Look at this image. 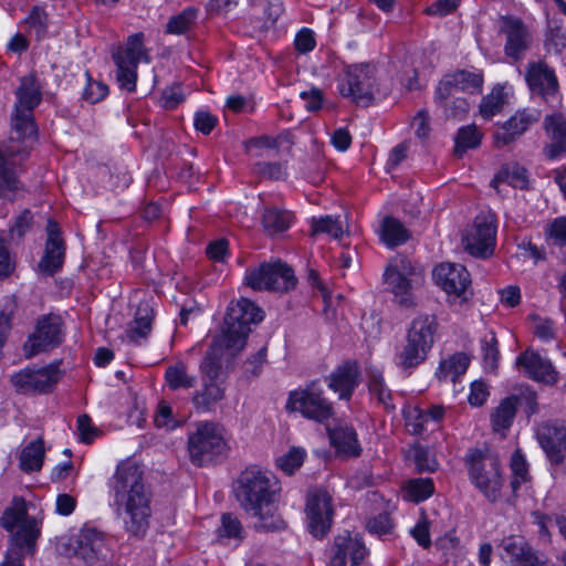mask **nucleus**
<instances>
[{
    "label": "nucleus",
    "mask_w": 566,
    "mask_h": 566,
    "mask_svg": "<svg viewBox=\"0 0 566 566\" xmlns=\"http://www.w3.org/2000/svg\"><path fill=\"white\" fill-rule=\"evenodd\" d=\"M262 319L261 308L250 300L242 297L232 302L227 310L222 333L213 338L210 349L233 358L244 348L251 324Z\"/></svg>",
    "instance_id": "nucleus-4"
},
{
    "label": "nucleus",
    "mask_w": 566,
    "mask_h": 566,
    "mask_svg": "<svg viewBox=\"0 0 566 566\" xmlns=\"http://www.w3.org/2000/svg\"><path fill=\"white\" fill-rule=\"evenodd\" d=\"M359 384V370L355 361H345L328 376V387L339 399H349Z\"/></svg>",
    "instance_id": "nucleus-26"
},
{
    "label": "nucleus",
    "mask_w": 566,
    "mask_h": 566,
    "mask_svg": "<svg viewBox=\"0 0 566 566\" xmlns=\"http://www.w3.org/2000/svg\"><path fill=\"white\" fill-rule=\"evenodd\" d=\"M368 378L369 391L377 397L379 402L386 407H392L390 405L391 391L386 386L382 375L378 370H370Z\"/></svg>",
    "instance_id": "nucleus-49"
},
{
    "label": "nucleus",
    "mask_w": 566,
    "mask_h": 566,
    "mask_svg": "<svg viewBox=\"0 0 566 566\" xmlns=\"http://www.w3.org/2000/svg\"><path fill=\"white\" fill-rule=\"evenodd\" d=\"M516 399V409L520 407L527 417L538 411L537 398L534 391L530 389L522 390L520 395H514Z\"/></svg>",
    "instance_id": "nucleus-60"
},
{
    "label": "nucleus",
    "mask_w": 566,
    "mask_h": 566,
    "mask_svg": "<svg viewBox=\"0 0 566 566\" xmlns=\"http://www.w3.org/2000/svg\"><path fill=\"white\" fill-rule=\"evenodd\" d=\"M544 126L549 144L544 148L547 158L554 159L566 153V119L562 114L547 115Z\"/></svg>",
    "instance_id": "nucleus-27"
},
{
    "label": "nucleus",
    "mask_w": 566,
    "mask_h": 566,
    "mask_svg": "<svg viewBox=\"0 0 566 566\" xmlns=\"http://www.w3.org/2000/svg\"><path fill=\"white\" fill-rule=\"evenodd\" d=\"M286 409L317 422H324L333 416V405L323 397L318 381H312L304 389L290 392Z\"/></svg>",
    "instance_id": "nucleus-12"
},
{
    "label": "nucleus",
    "mask_w": 566,
    "mask_h": 566,
    "mask_svg": "<svg viewBox=\"0 0 566 566\" xmlns=\"http://www.w3.org/2000/svg\"><path fill=\"white\" fill-rule=\"evenodd\" d=\"M109 505L127 533L136 537L146 534L151 515V491L146 485L139 465L126 460L117 464L108 480Z\"/></svg>",
    "instance_id": "nucleus-1"
},
{
    "label": "nucleus",
    "mask_w": 566,
    "mask_h": 566,
    "mask_svg": "<svg viewBox=\"0 0 566 566\" xmlns=\"http://www.w3.org/2000/svg\"><path fill=\"white\" fill-rule=\"evenodd\" d=\"M144 40V33L137 32L129 35L124 44L114 45L111 50L112 59L116 66V83L120 90L129 93L136 90L138 64L142 61L150 62Z\"/></svg>",
    "instance_id": "nucleus-6"
},
{
    "label": "nucleus",
    "mask_w": 566,
    "mask_h": 566,
    "mask_svg": "<svg viewBox=\"0 0 566 566\" xmlns=\"http://www.w3.org/2000/svg\"><path fill=\"white\" fill-rule=\"evenodd\" d=\"M504 93L502 88H494L489 95L483 97L480 104V114L485 119H491L501 112L504 105Z\"/></svg>",
    "instance_id": "nucleus-48"
},
{
    "label": "nucleus",
    "mask_w": 566,
    "mask_h": 566,
    "mask_svg": "<svg viewBox=\"0 0 566 566\" xmlns=\"http://www.w3.org/2000/svg\"><path fill=\"white\" fill-rule=\"evenodd\" d=\"M532 321L534 322V334L541 338L542 340H551L554 338L555 333L553 328V322L547 318H541L536 315L531 316Z\"/></svg>",
    "instance_id": "nucleus-63"
},
{
    "label": "nucleus",
    "mask_w": 566,
    "mask_h": 566,
    "mask_svg": "<svg viewBox=\"0 0 566 566\" xmlns=\"http://www.w3.org/2000/svg\"><path fill=\"white\" fill-rule=\"evenodd\" d=\"M437 319L433 315H419L408 329L406 345L397 355V365L402 369L419 366L427 359L428 353L434 342Z\"/></svg>",
    "instance_id": "nucleus-7"
},
{
    "label": "nucleus",
    "mask_w": 566,
    "mask_h": 566,
    "mask_svg": "<svg viewBox=\"0 0 566 566\" xmlns=\"http://www.w3.org/2000/svg\"><path fill=\"white\" fill-rule=\"evenodd\" d=\"M515 396L503 399L491 415L494 431L506 430L513 422L516 413Z\"/></svg>",
    "instance_id": "nucleus-39"
},
{
    "label": "nucleus",
    "mask_w": 566,
    "mask_h": 566,
    "mask_svg": "<svg viewBox=\"0 0 566 566\" xmlns=\"http://www.w3.org/2000/svg\"><path fill=\"white\" fill-rule=\"evenodd\" d=\"M464 250L475 258H490L496 245V219L491 212H481L462 237Z\"/></svg>",
    "instance_id": "nucleus-14"
},
{
    "label": "nucleus",
    "mask_w": 566,
    "mask_h": 566,
    "mask_svg": "<svg viewBox=\"0 0 566 566\" xmlns=\"http://www.w3.org/2000/svg\"><path fill=\"white\" fill-rule=\"evenodd\" d=\"M46 232L48 239L45 243V251L39 263V268L43 273L53 275L60 271L63 265L65 245L60 237L59 224L55 221H48Z\"/></svg>",
    "instance_id": "nucleus-23"
},
{
    "label": "nucleus",
    "mask_w": 566,
    "mask_h": 566,
    "mask_svg": "<svg viewBox=\"0 0 566 566\" xmlns=\"http://www.w3.org/2000/svg\"><path fill=\"white\" fill-rule=\"evenodd\" d=\"M11 127L15 139L34 137L36 135V126L33 112L14 107L11 116Z\"/></svg>",
    "instance_id": "nucleus-38"
},
{
    "label": "nucleus",
    "mask_w": 566,
    "mask_h": 566,
    "mask_svg": "<svg viewBox=\"0 0 566 566\" xmlns=\"http://www.w3.org/2000/svg\"><path fill=\"white\" fill-rule=\"evenodd\" d=\"M536 438L549 463L566 474V424L558 420L542 422Z\"/></svg>",
    "instance_id": "nucleus-15"
},
{
    "label": "nucleus",
    "mask_w": 566,
    "mask_h": 566,
    "mask_svg": "<svg viewBox=\"0 0 566 566\" xmlns=\"http://www.w3.org/2000/svg\"><path fill=\"white\" fill-rule=\"evenodd\" d=\"M317 233H326L331 235L333 239H339L344 233V229L339 218L333 216L313 218L312 235H315Z\"/></svg>",
    "instance_id": "nucleus-47"
},
{
    "label": "nucleus",
    "mask_w": 566,
    "mask_h": 566,
    "mask_svg": "<svg viewBox=\"0 0 566 566\" xmlns=\"http://www.w3.org/2000/svg\"><path fill=\"white\" fill-rule=\"evenodd\" d=\"M468 463L473 484L490 502L497 501L503 485L497 457L474 450L468 457Z\"/></svg>",
    "instance_id": "nucleus-8"
},
{
    "label": "nucleus",
    "mask_w": 566,
    "mask_h": 566,
    "mask_svg": "<svg viewBox=\"0 0 566 566\" xmlns=\"http://www.w3.org/2000/svg\"><path fill=\"white\" fill-rule=\"evenodd\" d=\"M481 349L484 369L494 373L499 366L500 353L497 348V339L493 332L488 333L481 339Z\"/></svg>",
    "instance_id": "nucleus-46"
},
{
    "label": "nucleus",
    "mask_w": 566,
    "mask_h": 566,
    "mask_svg": "<svg viewBox=\"0 0 566 566\" xmlns=\"http://www.w3.org/2000/svg\"><path fill=\"white\" fill-rule=\"evenodd\" d=\"M481 139L482 134L475 125L461 127L455 137L454 154L462 157L468 149L476 148Z\"/></svg>",
    "instance_id": "nucleus-44"
},
{
    "label": "nucleus",
    "mask_w": 566,
    "mask_h": 566,
    "mask_svg": "<svg viewBox=\"0 0 566 566\" xmlns=\"http://www.w3.org/2000/svg\"><path fill=\"white\" fill-rule=\"evenodd\" d=\"M500 30L505 35V55L514 61L521 60L533 41L528 28L521 19L505 17L502 19Z\"/></svg>",
    "instance_id": "nucleus-19"
},
{
    "label": "nucleus",
    "mask_w": 566,
    "mask_h": 566,
    "mask_svg": "<svg viewBox=\"0 0 566 566\" xmlns=\"http://www.w3.org/2000/svg\"><path fill=\"white\" fill-rule=\"evenodd\" d=\"M418 412L417 421L413 423H408V426L412 427V433H420L424 429V423L428 419H432L434 421L440 420L443 417L444 410L442 407L434 406L427 411L416 410Z\"/></svg>",
    "instance_id": "nucleus-57"
},
{
    "label": "nucleus",
    "mask_w": 566,
    "mask_h": 566,
    "mask_svg": "<svg viewBox=\"0 0 566 566\" xmlns=\"http://www.w3.org/2000/svg\"><path fill=\"white\" fill-rule=\"evenodd\" d=\"M546 235L553 244L566 247V217L554 219L546 229Z\"/></svg>",
    "instance_id": "nucleus-54"
},
{
    "label": "nucleus",
    "mask_w": 566,
    "mask_h": 566,
    "mask_svg": "<svg viewBox=\"0 0 566 566\" xmlns=\"http://www.w3.org/2000/svg\"><path fill=\"white\" fill-rule=\"evenodd\" d=\"M243 527L241 522L231 513H224L221 516V525L218 528L220 538L238 539L243 538Z\"/></svg>",
    "instance_id": "nucleus-50"
},
{
    "label": "nucleus",
    "mask_w": 566,
    "mask_h": 566,
    "mask_svg": "<svg viewBox=\"0 0 566 566\" xmlns=\"http://www.w3.org/2000/svg\"><path fill=\"white\" fill-rule=\"evenodd\" d=\"M18 180L14 170L9 167L4 155L0 151V193L17 189Z\"/></svg>",
    "instance_id": "nucleus-53"
},
{
    "label": "nucleus",
    "mask_w": 566,
    "mask_h": 566,
    "mask_svg": "<svg viewBox=\"0 0 566 566\" xmlns=\"http://www.w3.org/2000/svg\"><path fill=\"white\" fill-rule=\"evenodd\" d=\"M44 441L38 438L22 448L19 455V467L25 473L40 471L44 461Z\"/></svg>",
    "instance_id": "nucleus-32"
},
{
    "label": "nucleus",
    "mask_w": 566,
    "mask_h": 566,
    "mask_svg": "<svg viewBox=\"0 0 566 566\" xmlns=\"http://www.w3.org/2000/svg\"><path fill=\"white\" fill-rule=\"evenodd\" d=\"M511 469L514 475L512 480L513 489H516L527 479V463L520 451H515L511 458Z\"/></svg>",
    "instance_id": "nucleus-55"
},
{
    "label": "nucleus",
    "mask_w": 566,
    "mask_h": 566,
    "mask_svg": "<svg viewBox=\"0 0 566 566\" xmlns=\"http://www.w3.org/2000/svg\"><path fill=\"white\" fill-rule=\"evenodd\" d=\"M199 10L188 7L180 13L171 17L166 24V33L181 35L187 33L195 24Z\"/></svg>",
    "instance_id": "nucleus-41"
},
{
    "label": "nucleus",
    "mask_w": 566,
    "mask_h": 566,
    "mask_svg": "<svg viewBox=\"0 0 566 566\" xmlns=\"http://www.w3.org/2000/svg\"><path fill=\"white\" fill-rule=\"evenodd\" d=\"M539 113L536 111L516 112L509 120L500 126L494 133V140L497 147H504L520 138L528 127L536 123Z\"/></svg>",
    "instance_id": "nucleus-24"
},
{
    "label": "nucleus",
    "mask_w": 566,
    "mask_h": 566,
    "mask_svg": "<svg viewBox=\"0 0 566 566\" xmlns=\"http://www.w3.org/2000/svg\"><path fill=\"white\" fill-rule=\"evenodd\" d=\"M77 431L81 441L85 443H91L98 433L97 428L92 424L90 416L85 413L77 418Z\"/></svg>",
    "instance_id": "nucleus-62"
},
{
    "label": "nucleus",
    "mask_w": 566,
    "mask_h": 566,
    "mask_svg": "<svg viewBox=\"0 0 566 566\" xmlns=\"http://www.w3.org/2000/svg\"><path fill=\"white\" fill-rule=\"evenodd\" d=\"M516 365L522 366L526 375L536 381L548 385L557 381V371L551 360L534 350L526 349L522 353L516 358Z\"/></svg>",
    "instance_id": "nucleus-25"
},
{
    "label": "nucleus",
    "mask_w": 566,
    "mask_h": 566,
    "mask_svg": "<svg viewBox=\"0 0 566 566\" xmlns=\"http://www.w3.org/2000/svg\"><path fill=\"white\" fill-rule=\"evenodd\" d=\"M60 361L42 367H25L10 377V382L21 395L51 392L61 378Z\"/></svg>",
    "instance_id": "nucleus-13"
},
{
    "label": "nucleus",
    "mask_w": 566,
    "mask_h": 566,
    "mask_svg": "<svg viewBox=\"0 0 566 566\" xmlns=\"http://www.w3.org/2000/svg\"><path fill=\"white\" fill-rule=\"evenodd\" d=\"M385 281L401 305H409L411 302V279L397 271H385Z\"/></svg>",
    "instance_id": "nucleus-40"
},
{
    "label": "nucleus",
    "mask_w": 566,
    "mask_h": 566,
    "mask_svg": "<svg viewBox=\"0 0 566 566\" xmlns=\"http://www.w3.org/2000/svg\"><path fill=\"white\" fill-rule=\"evenodd\" d=\"M433 279L449 295L462 296L471 284L465 266L455 263H442L433 270Z\"/></svg>",
    "instance_id": "nucleus-20"
},
{
    "label": "nucleus",
    "mask_w": 566,
    "mask_h": 566,
    "mask_svg": "<svg viewBox=\"0 0 566 566\" xmlns=\"http://www.w3.org/2000/svg\"><path fill=\"white\" fill-rule=\"evenodd\" d=\"M328 434L332 444L339 453L348 457H358L361 452V447L357 440V433L352 426L337 424L333 429H328Z\"/></svg>",
    "instance_id": "nucleus-29"
},
{
    "label": "nucleus",
    "mask_w": 566,
    "mask_h": 566,
    "mask_svg": "<svg viewBox=\"0 0 566 566\" xmlns=\"http://www.w3.org/2000/svg\"><path fill=\"white\" fill-rule=\"evenodd\" d=\"M224 359L229 360L230 358L209 349L205 359L201 361L200 370L203 375L202 388L197 390L191 399L198 411L209 412L224 398V389L217 381Z\"/></svg>",
    "instance_id": "nucleus-10"
},
{
    "label": "nucleus",
    "mask_w": 566,
    "mask_h": 566,
    "mask_svg": "<svg viewBox=\"0 0 566 566\" xmlns=\"http://www.w3.org/2000/svg\"><path fill=\"white\" fill-rule=\"evenodd\" d=\"M226 449L221 428L209 421L196 423L195 431L188 437V451L191 462L198 467L205 465L213 457Z\"/></svg>",
    "instance_id": "nucleus-11"
},
{
    "label": "nucleus",
    "mask_w": 566,
    "mask_h": 566,
    "mask_svg": "<svg viewBox=\"0 0 566 566\" xmlns=\"http://www.w3.org/2000/svg\"><path fill=\"white\" fill-rule=\"evenodd\" d=\"M153 310L148 303H140L136 310L135 318L126 329L129 343L139 344L146 339L151 331Z\"/></svg>",
    "instance_id": "nucleus-31"
},
{
    "label": "nucleus",
    "mask_w": 566,
    "mask_h": 566,
    "mask_svg": "<svg viewBox=\"0 0 566 566\" xmlns=\"http://www.w3.org/2000/svg\"><path fill=\"white\" fill-rule=\"evenodd\" d=\"M412 457L416 463V468L420 472H433L438 468V462L431 454V452L421 446H417L412 450Z\"/></svg>",
    "instance_id": "nucleus-52"
},
{
    "label": "nucleus",
    "mask_w": 566,
    "mask_h": 566,
    "mask_svg": "<svg viewBox=\"0 0 566 566\" xmlns=\"http://www.w3.org/2000/svg\"><path fill=\"white\" fill-rule=\"evenodd\" d=\"M376 66L370 63L348 65L345 67L339 93L349 97L358 106H369L388 95V88L381 87L376 77Z\"/></svg>",
    "instance_id": "nucleus-5"
},
{
    "label": "nucleus",
    "mask_w": 566,
    "mask_h": 566,
    "mask_svg": "<svg viewBox=\"0 0 566 566\" xmlns=\"http://www.w3.org/2000/svg\"><path fill=\"white\" fill-rule=\"evenodd\" d=\"M525 81L531 92L544 99L554 96L558 90V81L554 70L543 61L528 62Z\"/></svg>",
    "instance_id": "nucleus-21"
},
{
    "label": "nucleus",
    "mask_w": 566,
    "mask_h": 566,
    "mask_svg": "<svg viewBox=\"0 0 566 566\" xmlns=\"http://www.w3.org/2000/svg\"><path fill=\"white\" fill-rule=\"evenodd\" d=\"M470 364V358L464 353H457L440 363L437 377L440 381L457 382V379L464 375Z\"/></svg>",
    "instance_id": "nucleus-33"
},
{
    "label": "nucleus",
    "mask_w": 566,
    "mask_h": 566,
    "mask_svg": "<svg viewBox=\"0 0 566 566\" xmlns=\"http://www.w3.org/2000/svg\"><path fill=\"white\" fill-rule=\"evenodd\" d=\"M218 123V118L206 111H199L195 115V127L205 135L211 133Z\"/></svg>",
    "instance_id": "nucleus-64"
},
{
    "label": "nucleus",
    "mask_w": 566,
    "mask_h": 566,
    "mask_svg": "<svg viewBox=\"0 0 566 566\" xmlns=\"http://www.w3.org/2000/svg\"><path fill=\"white\" fill-rule=\"evenodd\" d=\"M88 83L83 92V98L91 104L97 103L108 94V86L102 82L92 81L87 74Z\"/></svg>",
    "instance_id": "nucleus-56"
},
{
    "label": "nucleus",
    "mask_w": 566,
    "mask_h": 566,
    "mask_svg": "<svg viewBox=\"0 0 566 566\" xmlns=\"http://www.w3.org/2000/svg\"><path fill=\"white\" fill-rule=\"evenodd\" d=\"M503 182L513 188L526 189L528 186L527 170L517 164L506 165L499 170L491 185L497 188Z\"/></svg>",
    "instance_id": "nucleus-35"
},
{
    "label": "nucleus",
    "mask_w": 566,
    "mask_h": 566,
    "mask_svg": "<svg viewBox=\"0 0 566 566\" xmlns=\"http://www.w3.org/2000/svg\"><path fill=\"white\" fill-rule=\"evenodd\" d=\"M482 75L465 70L446 75L438 84V93L441 97L444 95H455L464 91H476L482 85Z\"/></svg>",
    "instance_id": "nucleus-28"
},
{
    "label": "nucleus",
    "mask_w": 566,
    "mask_h": 566,
    "mask_svg": "<svg viewBox=\"0 0 566 566\" xmlns=\"http://www.w3.org/2000/svg\"><path fill=\"white\" fill-rule=\"evenodd\" d=\"M305 513L310 533L315 537L325 536L332 526L334 515L331 494L323 489L310 490Z\"/></svg>",
    "instance_id": "nucleus-17"
},
{
    "label": "nucleus",
    "mask_w": 566,
    "mask_h": 566,
    "mask_svg": "<svg viewBox=\"0 0 566 566\" xmlns=\"http://www.w3.org/2000/svg\"><path fill=\"white\" fill-rule=\"evenodd\" d=\"M434 491L433 481L430 478H419L407 482L403 488V497L419 503L427 500Z\"/></svg>",
    "instance_id": "nucleus-43"
},
{
    "label": "nucleus",
    "mask_w": 566,
    "mask_h": 566,
    "mask_svg": "<svg viewBox=\"0 0 566 566\" xmlns=\"http://www.w3.org/2000/svg\"><path fill=\"white\" fill-rule=\"evenodd\" d=\"M63 319L59 315H43L38 319L34 333H32L23 345L27 358L50 350L59 346L63 340Z\"/></svg>",
    "instance_id": "nucleus-16"
},
{
    "label": "nucleus",
    "mask_w": 566,
    "mask_h": 566,
    "mask_svg": "<svg viewBox=\"0 0 566 566\" xmlns=\"http://www.w3.org/2000/svg\"><path fill=\"white\" fill-rule=\"evenodd\" d=\"M15 108L32 111L42 101V86L34 74L21 78V83L15 91Z\"/></svg>",
    "instance_id": "nucleus-30"
},
{
    "label": "nucleus",
    "mask_w": 566,
    "mask_h": 566,
    "mask_svg": "<svg viewBox=\"0 0 566 566\" xmlns=\"http://www.w3.org/2000/svg\"><path fill=\"white\" fill-rule=\"evenodd\" d=\"M305 452L301 449L293 448L289 451V453L280 457L276 460L277 467L282 469L285 473L292 474L296 469H298L304 461Z\"/></svg>",
    "instance_id": "nucleus-51"
},
{
    "label": "nucleus",
    "mask_w": 566,
    "mask_h": 566,
    "mask_svg": "<svg viewBox=\"0 0 566 566\" xmlns=\"http://www.w3.org/2000/svg\"><path fill=\"white\" fill-rule=\"evenodd\" d=\"M165 380L171 390L190 389L197 384V377L188 374V367L184 361L167 367Z\"/></svg>",
    "instance_id": "nucleus-36"
},
{
    "label": "nucleus",
    "mask_w": 566,
    "mask_h": 566,
    "mask_svg": "<svg viewBox=\"0 0 566 566\" xmlns=\"http://www.w3.org/2000/svg\"><path fill=\"white\" fill-rule=\"evenodd\" d=\"M368 551L357 534L344 532L334 537L328 551V566H360Z\"/></svg>",
    "instance_id": "nucleus-18"
},
{
    "label": "nucleus",
    "mask_w": 566,
    "mask_h": 566,
    "mask_svg": "<svg viewBox=\"0 0 566 566\" xmlns=\"http://www.w3.org/2000/svg\"><path fill=\"white\" fill-rule=\"evenodd\" d=\"M294 45L300 53L311 52L316 45L314 32L311 29L303 28L296 34Z\"/></svg>",
    "instance_id": "nucleus-61"
},
{
    "label": "nucleus",
    "mask_w": 566,
    "mask_h": 566,
    "mask_svg": "<svg viewBox=\"0 0 566 566\" xmlns=\"http://www.w3.org/2000/svg\"><path fill=\"white\" fill-rule=\"evenodd\" d=\"M291 221L292 216L290 212L275 208L266 209L262 218L263 227L270 234L285 231L290 227Z\"/></svg>",
    "instance_id": "nucleus-45"
},
{
    "label": "nucleus",
    "mask_w": 566,
    "mask_h": 566,
    "mask_svg": "<svg viewBox=\"0 0 566 566\" xmlns=\"http://www.w3.org/2000/svg\"><path fill=\"white\" fill-rule=\"evenodd\" d=\"M500 547L510 562L516 566H523L525 560L534 554L528 543L522 536L505 537L502 539Z\"/></svg>",
    "instance_id": "nucleus-34"
},
{
    "label": "nucleus",
    "mask_w": 566,
    "mask_h": 566,
    "mask_svg": "<svg viewBox=\"0 0 566 566\" xmlns=\"http://www.w3.org/2000/svg\"><path fill=\"white\" fill-rule=\"evenodd\" d=\"M244 283L254 291L287 292L294 289L296 279L294 271L286 263L276 260L263 262L258 266L248 268Z\"/></svg>",
    "instance_id": "nucleus-9"
},
{
    "label": "nucleus",
    "mask_w": 566,
    "mask_h": 566,
    "mask_svg": "<svg viewBox=\"0 0 566 566\" xmlns=\"http://www.w3.org/2000/svg\"><path fill=\"white\" fill-rule=\"evenodd\" d=\"M67 545L74 556L83 559L87 565H93L98 560L104 541L102 534L95 528L84 527L70 538Z\"/></svg>",
    "instance_id": "nucleus-22"
},
{
    "label": "nucleus",
    "mask_w": 566,
    "mask_h": 566,
    "mask_svg": "<svg viewBox=\"0 0 566 566\" xmlns=\"http://www.w3.org/2000/svg\"><path fill=\"white\" fill-rule=\"evenodd\" d=\"M408 231L395 218L387 217L381 224V239L389 247L399 245L408 240Z\"/></svg>",
    "instance_id": "nucleus-42"
},
{
    "label": "nucleus",
    "mask_w": 566,
    "mask_h": 566,
    "mask_svg": "<svg viewBox=\"0 0 566 566\" xmlns=\"http://www.w3.org/2000/svg\"><path fill=\"white\" fill-rule=\"evenodd\" d=\"M0 525L9 532L19 527L11 535V546L1 566H23V557L35 551L40 527L36 518L28 515L27 502L22 497H13L0 517Z\"/></svg>",
    "instance_id": "nucleus-3"
},
{
    "label": "nucleus",
    "mask_w": 566,
    "mask_h": 566,
    "mask_svg": "<svg viewBox=\"0 0 566 566\" xmlns=\"http://www.w3.org/2000/svg\"><path fill=\"white\" fill-rule=\"evenodd\" d=\"M367 527L370 533L384 536L391 533L394 523L388 513H380L368 521Z\"/></svg>",
    "instance_id": "nucleus-58"
},
{
    "label": "nucleus",
    "mask_w": 566,
    "mask_h": 566,
    "mask_svg": "<svg viewBox=\"0 0 566 566\" xmlns=\"http://www.w3.org/2000/svg\"><path fill=\"white\" fill-rule=\"evenodd\" d=\"M27 23L34 30L36 38L40 39L46 32L48 15L43 9L35 7L30 12Z\"/></svg>",
    "instance_id": "nucleus-59"
},
{
    "label": "nucleus",
    "mask_w": 566,
    "mask_h": 566,
    "mask_svg": "<svg viewBox=\"0 0 566 566\" xmlns=\"http://www.w3.org/2000/svg\"><path fill=\"white\" fill-rule=\"evenodd\" d=\"M436 104L442 109L443 116L448 119H462L469 112V103L465 98L455 95L440 96L438 87L434 96Z\"/></svg>",
    "instance_id": "nucleus-37"
},
{
    "label": "nucleus",
    "mask_w": 566,
    "mask_h": 566,
    "mask_svg": "<svg viewBox=\"0 0 566 566\" xmlns=\"http://www.w3.org/2000/svg\"><path fill=\"white\" fill-rule=\"evenodd\" d=\"M279 490L275 476L256 465L247 468L239 475L235 496L248 514L259 518L256 530L273 532L285 527V523L274 516V502Z\"/></svg>",
    "instance_id": "nucleus-2"
}]
</instances>
